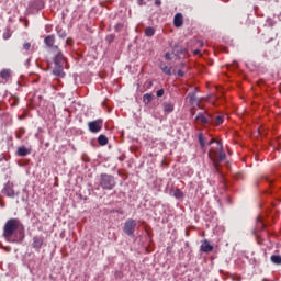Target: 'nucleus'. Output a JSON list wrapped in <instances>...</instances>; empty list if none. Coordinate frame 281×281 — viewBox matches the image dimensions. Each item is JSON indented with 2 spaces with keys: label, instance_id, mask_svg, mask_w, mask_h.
<instances>
[{
  "label": "nucleus",
  "instance_id": "f257e3e1",
  "mask_svg": "<svg viewBox=\"0 0 281 281\" xmlns=\"http://www.w3.org/2000/svg\"><path fill=\"white\" fill-rule=\"evenodd\" d=\"M207 146H212V144H216L215 147H212L209 151V157L211 161H213V166L215 170L218 172V166L222 161L227 159V155H225V150L223 149V143L221 140H216L212 138L210 143H206Z\"/></svg>",
  "mask_w": 281,
  "mask_h": 281
},
{
  "label": "nucleus",
  "instance_id": "f03ea898",
  "mask_svg": "<svg viewBox=\"0 0 281 281\" xmlns=\"http://www.w3.org/2000/svg\"><path fill=\"white\" fill-rule=\"evenodd\" d=\"M21 227H23V224H21L19 218L8 220L3 226V238L10 241V238H12L16 234L18 229H21Z\"/></svg>",
  "mask_w": 281,
  "mask_h": 281
},
{
  "label": "nucleus",
  "instance_id": "7ed1b4c3",
  "mask_svg": "<svg viewBox=\"0 0 281 281\" xmlns=\"http://www.w3.org/2000/svg\"><path fill=\"white\" fill-rule=\"evenodd\" d=\"M99 184L103 190H113L115 188V177L108 173H101L99 179Z\"/></svg>",
  "mask_w": 281,
  "mask_h": 281
},
{
  "label": "nucleus",
  "instance_id": "20e7f679",
  "mask_svg": "<svg viewBox=\"0 0 281 281\" xmlns=\"http://www.w3.org/2000/svg\"><path fill=\"white\" fill-rule=\"evenodd\" d=\"M195 124H201V126H207L214 122V116H212L207 111L198 113L194 119Z\"/></svg>",
  "mask_w": 281,
  "mask_h": 281
},
{
  "label": "nucleus",
  "instance_id": "39448f33",
  "mask_svg": "<svg viewBox=\"0 0 281 281\" xmlns=\"http://www.w3.org/2000/svg\"><path fill=\"white\" fill-rule=\"evenodd\" d=\"M135 227H137V222L130 218L124 223L123 232H125L127 236H133V234H135Z\"/></svg>",
  "mask_w": 281,
  "mask_h": 281
},
{
  "label": "nucleus",
  "instance_id": "423d86ee",
  "mask_svg": "<svg viewBox=\"0 0 281 281\" xmlns=\"http://www.w3.org/2000/svg\"><path fill=\"white\" fill-rule=\"evenodd\" d=\"M103 121L102 119H98L95 121H91L88 123V128L90 133H100L102 131Z\"/></svg>",
  "mask_w": 281,
  "mask_h": 281
},
{
  "label": "nucleus",
  "instance_id": "0eeeda50",
  "mask_svg": "<svg viewBox=\"0 0 281 281\" xmlns=\"http://www.w3.org/2000/svg\"><path fill=\"white\" fill-rule=\"evenodd\" d=\"M44 43L48 49H52L53 52H58V45H56V36L54 35H47L44 38Z\"/></svg>",
  "mask_w": 281,
  "mask_h": 281
},
{
  "label": "nucleus",
  "instance_id": "6e6552de",
  "mask_svg": "<svg viewBox=\"0 0 281 281\" xmlns=\"http://www.w3.org/2000/svg\"><path fill=\"white\" fill-rule=\"evenodd\" d=\"M57 52L56 55L54 56V65H67V59H65V55H63V52L60 50H55Z\"/></svg>",
  "mask_w": 281,
  "mask_h": 281
},
{
  "label": "nucleus",
  "instance_id": "1a4fd4ad",
  "mask_svg": "<svg viewBox=\"0 0 281 281\" xmlns=\"http://www.w3.org/2000/svg\"><path fill=\"white\" fill-rule=\"evenodd\" d=\"M65 65L61 64H55V67L53 69L54 76H58L59 78H65Z\"/></svg>",
  "mask_w": 281,
  "mask_h": 281
},
{
  "label": "nucleus",
  "instance_id": "9d476101",
  "mask_svg": "<svg viewBox=\"0 0 281 281\" xmlns=\"http://www.w3.org/2000/svg\"><path fill=\"white\" fill-rule=\"evenodd\" d=\"M200 251H203V254H210V251H214V246H212L210 241L205 239L200 246Z\"/></svg>",
  "mask_w": 281,
  "mask_h": 281
},
{
  "label": "nucleus",
  "instance_id": "9b49d317",
  "mask_svg": "<svg viewBox=\"0 0 281 281\" xmlns=\"http://www.w3.org/2000/svg\"><path fill=\"white\" fill-rule=\"evenodd\" d=\"M3 193L7 194V196H10L11 199H14L15 194L14 193V186L12 183H7Z\"/></svg>",
  "mask_w": 281,
  "mask_h": 281
},
{
  "label": "nucleus",
  "instance_id": "f8f14e48",
  "mask_svg": "<svg viewBox=\"0 0 281 281\" xmlns=\"http://www.w3.org/2000/svg\"><path fill=\"white\" fill-rule=\"evenodd\" d=\"M43 237L35 236L33 237V249H36L37 251H41V247H43Z\"/></svg>",
  "mask_w": 281,
  "mask_h": 281
},
{
  "label": "nucleus",
  "instance_id": "ddd939ff",
  "mask_svg": "<svg viewBox=\"0 0 281 281\" xmlns=\"http://www.w3.org/2000/svg\"><path fill=\"white\" fill-rule=\"evenodd\" d=\"M198 139L203 153H207V149L205 148V146H207V139L205 138V136H203V133H200L198 135Z\"/></svg>",
  "mask_w": 281,
  "mask_h": 281
},
{
  "label": "nucleus",
  "instance_id": "4468645a",
  "mask_svg": "<svg viewBox=\"0 0 281 281\" xmlns=\"http://www.w3.org/2000/svg\"><path fill=\"white\" fill-rule=\"evenodd\" d=\"M175 27H181L183 25V14L177 13L173 18Z\"/></svg>",
  "mask_w": 281,
  "mask_h": 281
},
{
  "label": "nucleus",
  "instance_id": "2eb2a0df",
  "mask_svg": "<svg viewBox=\"0 0 281 281\" xmlns=\"http://www.w3.org/2000/svg\"><path fill=\"white\" fill-rule=\"evenodd\" d=\"M16 154L19 157H27V155L32 154V149L22 146L18 148Z\"/></svg>",
  "mask_w": 281,
  "mask_h": 281
},
{
  "label": "nucleus",
  "instance_id": "dca6fc26",
  "mask_svg": "<svg viewBox=\"0 0 281 281\" xmlns=\"http://www.w3.org/2000/svg\"><path fill=\"white\" fill-rule=\"evenodd\" d=\"M162 109H164L165 113H172L175 111V105L170 102H165L162 104Z\"/></svg>",
  "mask_w": 281,
  "mask_h": 281
},
{
  "label": "nucleus",
  "instance_id": "f3484780",
  "mask_svg": "<svg viewBox=\"0 0 281 281\" xmlns=\"http://www.w3.org/2000/svg\"><path fill=\"white\" fill-rule=\"evenodd\" d=\"M11 76H12V71L10 69H3L0 72V77L3 78V80H10Z\"/></svg>",
  "mask_w": 281,
  "mask_h": 281
},
{
  "label": "nucleus",
  "instance_id": "a211bd4d",
  "mask_svg": "<svg viewBox=\"0 0 281 281\" xmlns=\"http://www.w3.org/2000/svg\"><path fill=\"white\" fill-rule=\"evenodd\" d=\"M98 143L100 144V146H106L109 144V138L104 134H101L98 137Z\"/></svg>",
  "mask_w": 281,
  "mask_h": 281
},
{
  "label": "nucleus",
  "instance_id": "6ab92c4d",
  "mask_svg": "<svg viewBox=\"0 0 281 281\" xmlns=\"http://www.w3.org/2000/svg\"><path fill=\"white\" fill-rule=\"evenodd\" d=\"M160 69L166 74V76H172V67H168L165 64H160Z\"/></svg>",
  "mask_w": 281,
  "mask_h": 281
},
{
  "label": "nucleus",
  "instance_id": "aec40b11",
  "mask_svg": "<svg viewBox=\"0 0 281 281\" xmlns=\"http://www.w3.org/2000/svg\"><path fill=\"white\" fill-rule=\"evenodd\" d=\"M270 260H271L272 265H278V266L281 265V256L280 255H272L270 257Z\"/></svg>",
  "mask_w": 281,
  "mask_h": 281
},
{
  "label": "nucleus",
  "instance_id": "412c9836",
  "mask_svg": "<svg viewBox=\"0 0 281 281\" xmlns=\"http://www.w3.org/2000/svg\"><path fill=\"white\" fill-rule=\"evenodd\" d=\"M187 100H189L190 104H194V102H196V93L195 92H190L187 97Z\"/></svg>",
  "mask_w": 281,
  "mask_h": 281
},
{
  "label": "nucleus",
  "instance_id": "4be33fe9",
  "mask_svg": "<svg viewBox=\"0 0 281 281\" xmlns=\"http://www.w3.org/2000/svg\"><path fill=\"white\" fill-rule=\"evenodd\" d=\"M143 102H144V104H150V102H153V94H150V93L144 94Z\"/></svg>",
  "mask_w": 281,
  "mask_h": 281
},
{
  "label": "nucleus",
  "instance_id": "5701e85b",
  "mask_svg": "<svg viewBox=\"0 0 281 281\" xmlns=\"http://www.w3.org/2000/svg\"><path fill=\"white\" fill-rule=\"evenodd\" d=\"M210 124H214L215 126H220V124H223V116H213V122Z\"/></svg>",
  "mask_w": 281,
  "mask_h": 281
},
{
  "label": "nucleus",
  "instance_id": "b1692460",
  "mask_svg": "<svg viewBox=\"0 0 281 281\" xmlns=\"http://www.w3.org/2000/svg\"><path fill=\"white\" fill-rule=\"evenodd\" d=\"M173 196L175 199H183V191H181L180 189L173 190Z\"/></svg>",
  "mask_w": 281,
  "mask_h": 281
},
{
  "label": "nucleus",
  "instance_id": "393cba45",
  "mask_svg": "<svg viewBox=\"0 0 281 281\" xmlns=\"http://www.w3.org/2000/svg\"><path fill=\"white\" fill-rule=\"evenodd\" d=\"M257 229L258 232H262V229H265V223H262L260 217L257 218Z\"/></svg>",
  "mask_w": 281,
  "mask_h": 281
},
{
  "label": "nucleus",
  "instance_id": "a878e982",
  "mask_svg": "<svg viewBox=\"0 0 281 281\" xmlns=\"http://www.w3.org/2000/svg\"><path fill=\"white\" fill-rule=\"evenodd\" d=\"M3 38H4V41L12 38V31H10V29H5V31L3 33Z\"/></svg>",
  "mask_w": 281,
  "mask_h": 281
},
{
  "label": "nucleus",
  "instance_id": "bb28decb",
  "mask_svg": "<svg viewBox=\"0 0 281 281\" xmlns=\"http://www.w3.org/2000/svg\"><path fill=\"white\" fill-rule=\"evenodd\" d=\"M145 35L146 36H155V29L154 27H147L145 30Z\"/></svg>",
  "mask_w": 281,
  "mask_h": 281
},
{
  "label": "nucleus",
  "instance_id": "cd10ccee",
  "mask_svg": "<svg viewBox=\"0 0 281 281\" xmlns=\"http://www.w3.org/2000/svg\"><path fill=\"white\" fill-rule=\"evenodd\" d=\"M57 34L59 38H67V33L63 29H57Z\"/></svg>",
  "mask_w": 281,
  "mask_h": 281
},
{
  "label": "nucleus",
  "instance_id": "c85d7f7f",
  "mask_svg": "<svg viewBox=\"0 0 281 281\" xmlns=\"http://www.w3.org/2000/svg\"><path fill=\"white\" fill-rule=\"evenodd\" d=\"M30 47H32V44L30 42L23 44V49H25V52H30Z\"/></svg>",
  "mask_w": 281,
  "mask_h": 281
},
{
  "label": "nucleus",
  "instance_id": "c756f323",
  "mask_svg": "<svg viewBox=\"0 0 281 281\" xmlns=\"http://www.w3.org/2000/svg\"><path fill=\"white\" fill-rule=\"evenodd\" d=\"M164 93H165L164 89H160V90H157L156 95L157 98H164Z\"/></svg>",
  "mask_w": 281,
  "mask_h": 281
},
{
  "label": "nucleus",
  "instance_id": "7c9ffc66",
  "mask_svg": "<svg viewBox=\"0 0 281 281\" xmlns=\"http://www.w3.org/2000/svg\"><path fill=\"white\" fill-rule=\"evenodd\" d=\"M165 58H166V60H172V57H170V53H166Z\"/></svg>",
  "mask_w": 281,
  "mask_h": 281
},
{
  "label": "nucleus",
  "instance_id": "2f4dec72",
  "mask_svg": "<svg viewBox=\"0 0 281 281\" xmlns=\"http://www.w3.org/2000/svg\"><path fill=\"white\" fill-rule=\"evenodd\" d=\"M178 76H179V78H183L184 72L182 70H178Z\"/></svg>",
  "mask_w": 281,
  "mask_h": 281
},
{
  "label": "nucleus",
  "instance_id": "473e14b6",
  "mask_svg": "<svg viewBox=\"0 0 281 281\" xmlns=\"http://www.w3.org/2000/svg\"><path fill=\"white\" fill-rule=\"evenodd\" d=\"M193 54H194L195 56H198V54H201V50H200V49H195V50H193Z\"/></svg>",
  "mask_w": 281,
  "mask_h": 281
},
{
  "label": "nucleus",
  "instance_id": "72a5a7b5",
  "mask_svg": "<svg viewBox=\"0 0 281 281\" xmlns=\"http://www.w3.org/2000/svg\"><path fill=\"white\" fill-rule=\"evenodd\" d=\"M155 5H161V0H156Z\"/></svg>",
  "mask_w": 281,
  "mask_h": 281
},
{
  "label": "nucleus",
  "instance_id": "f704fd0d",
  "mask_svg": "<svg viewBox=\"0 0 281 281\" xmlns=\"http://www.w3.org/2000/svg\"><path fill=\"white\" fill-rule=\"evenodd\" d=\"M198 45H199V47H203V42L202 41H198Z\"/></svg>",
  "mask_w": 281,
  "mask_h": 281
},
{
  "label": "nucleus",
  "instance_id": "c9c22d12",
  "mask_svg": "<svg viewBox=\"0 0 281 281\" xmlns=\"http://www.w3.org/2000/svg\"><path fill=\"white\" fill-rule=\"evenodd\" d=\"M149 87H153V81L149 82Z\"/></svg>",
  "mask_w": 281,
  "mask_h": 281
},
{
  "label": "nucleus",
  "instance_id": "e433bc0d",
  "mask_svg": "<svg viewBox=\"0 0 281 281\" xmlns=\"http://www.w3.org/2000/svg\"><path fill=\"white\" fill-rule=\"evenodd\" d=\"M108 40H109V41H111V40H112V37H108Z\"/></svg>",
  "mask_w": 281,
  "mask_h": 281
}]
</instances>
